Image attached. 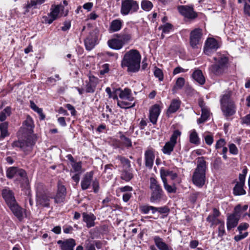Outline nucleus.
Here are the masks:
<instances>
[{
  "label": "nucleus",
  "instance_id": "1",
  "mask_svg": "<svg viewBox=\"0 0 250 250\" xmlns=\"http://www.w3.org/2000/svg\"><path fill=\"white\" fill-rule=\"evenodd\" d=\"M141 58L138 50L131 49L124 54L121 61V66L123 68H126L128 72L136 73L140 68Z\"/></svg>",
  "mask_w": 250,
  "mask_h": 250
},
{
  "label": "nucleus",
  "instance_id": "2",
  "mask_svg": "<svg viewBox=\"0 0 250 250\" xmlns=\"http://www.w3.org/2000/svg\"><path fill=\"white\" fill-rule=\"evenodd\" d=\"M197 163V167L192 176V181L196 186L202 187L205 183L207 164L203 157L198 158Z\"/></svg>",
  "mask_w": 250,
  "mask_h": 250
},
{
  "label": "nucleus",
  "instance_id": "3",
  "mask_svg": "<svg viewBox=\"0 0 250 250\" xmlns=\"http://www.w3.org/2000/svg\"><path fill=\"white\" fill-rule=\"evenodd\" d=\"M221 109L223 115L227 117L234 115L236 110V106L231 98V92H227L220 99Z\"/></svg>",
  "mask_w": 250,
  "mask_h": 250
},
{
  "label": "nucleus",
  "instance_id": "4",
  "mask_svg": "<svg viewBox=\"0 0 250 250\" xmlns=\"http://www.w3.org/2000/svg\"><path fill=\"white\" fill-rule=\"evenodd\" d=\"M131 38L132 36L130 33L123 32L114 35V38L109 40L107 43L109 48L119 50L122 49L125 44L128 43Z\"/></svg>",
  "mask_w": 250,
  "mask_h": 250
},
{
  "label": "nucleus",
  "instance_id": "5",
  "mask_svg": "<svg viewBox=\"0 0 250 250\" xmlns=\"http://www.w3.org/2000/svg\"><path fill=\"white\" fill-rule=\"evenodd\" d=\"M213 59L215 63L209 66V72L213 75L220 76L227 71L228 59L223 56L214 57Z\"/></svg>",
  "mask_w": 250,
  "mask_h": 250
},
{
  "label": "nucleus",
  "instance_id": "6",
  "mask_svg": "<svg viewBox=\"0 0 250 250\" xmlns=\"http://www.w3.org/2000/svg\"><path fill=\"white\" fill-rule=\"evenodd\" d=\"M36 187L37 203L43 207H48L50 199L52 198L50 193L42 183L37 184Z\"/></svg>",
  "mask_w": 250,
  "mask_h": 250
},
{
  "label": "nucleus",
  "instance_id": "7",
  "mask_svg": "<svg viewBox=\"0 0 250 250\" xmlns=\"http://www.w3.org/2000/svg\"><path fill=\"white\" fill-rule=\"evenodd\" d=\"M120 91L119 97L122 100H118L117 104L122 108H128L134 106L135 103H132L134 98L131 95V91L128 88H125L124 90L118 89L116 92Z\"/></svg>",
  "mask_w": 250,
  "mask_h": 250
},
{
  "label": "nucleus",
  "instance_id": "8",
  "mask_svg": "<svg viewBox=\"0 0 250 250\" xmlns=\"http://www.w3.org/2000/svg\"><path fill=\"white\" fill-rule=\"evenodd\" d=\"M149 189L151 191L150 201L151 202H159L164 194V191L156 179L151 177L149 179Z\"/></svg>",
  "mask_w": 250,
  "mask_h": 250
},
{
  "label": "nucleus",
  "instance_id": "9",
  "mask_svg": "<svg viewBox=\"0 0 250 250\" xmlns=\"http://www.w3.org/2000/svg\"><path fill=\"white\" fill-rule=\"evenodd\" d=\"M139 9V4L134 0H122L120 12L123 16L132 14Z\"/></svg>",
  "mask_w": 250,
  "mask_h": 250
},
{
  "label": "nucleus",
  "instance_id": "10",
  "mask_svg": "<svg viewBox=\"0 0 250 250\" xmlns=\"http://www.w3.org/2000/svg\"><path fill=\"white\" fill-rule=\"evenodd\" d=\"M247 172L248 169L245 167L243 168L242 173L239 174V181L236 182L233 188V194L235 195H244L246 193L245 190L244 189V186Z\"/></svg>",
  "mask_w": 250,
  "mask_h": 250
},
{
  "label": "nucleus",
  "instance_id": "11",
  "mask_svg": "<svg viewBox=\"0 0 250 250\" xmlns=\"http://www.w3.org/2000/svg\"><path fill=\"white\" fill-rule=\"evenodd\" d=\"M181 133L178 130H175L172 134L170 140L167 142L162 148L163 153L167 155H170L173 150L176 143L177 139L180 137Z\"/></svg>",
  "mask_w": 250,
  "mask_h": 250
},
{
  "label": "nucleus",
  "instance_id": "12",
  "mask_svg": "<svg viewBox=\"0 0 250 250\" xmlns=\"http://www.w3.org/2000/svg\"><path fill=\"white\" fill-rule=\"evenodd\" d=\"M177 9L180 14L187 19L194 20L198 16L197 13L194 11L192 6L180 5L177 7Z\"/></svg>",
  "mask_w": 250,
  "mask_h": 250
},
{
  "label": "nucleus",
  "instance_id": "13",
  "mask_svg": "<svg viewBox=\"0 0 250 250\" xmlns=\"http://www.w3.org/2000/svg\"><path fill=\"white\" fill-rule=\"evenodd\" d=\"M220 47L218 42L213 38H208L204 46V53L207 55H210Z\"/></svg>",
  "mask_w": 250,
  "mask_h": 250
},
{
  "label": "nucleus",
  "instance_id": "14",
  "mask_svg": "<svg viewBox=\"0 0 250 250\" xmlns=\"http://www.w3.org/2000/svg\"><path fill=\"white\" fill-rule=\"evenodd\" d=\"M202 36V30L200 28H196L190 34V44L193 48L197 47Z\"/></svg>",
  "mask_w": 250,
  "mask_h": 250
},
{
  "label": "nucleus",
  "instance_id": "15",
  "mask_svg": "<svg viewBox=\"0 0 250 250\" xmlns=\"http://www.w3.org/2000/svg\"><path fill=\"white\" fill-rule=\"evenodd\" d=\"M66 189L64 186L62 185L60 181L58 183V189L56 195L54 197L56 203H61L65 199Z\"/></svg>",
  "mask_w": 250,
  "mask_h": 250
},
{
  "label": "nucleus",
  "instance_id": "16",
  "mask_svg": "<svg viewBox=\"0 0 250 250\" xmlns=\"http://www.w3.org/2000/svg\"><path fill=\"white\" fill-rule=\"evenodd\" d=\"M198 103L199 105L201 108L202 114L200 118L198 120L197 122L198 124H202L206 122L210 116V112L202 100L200 99Z\"/></svg>",
  "mask_w": 250,
  "mask_h": 250
},
{
  "label": "nucleus",
  "instance_id": "17",
  "mask_svg": "<svg viewBox=\"0 0 250 250\" xmlns=\"http://www.w3.org/2000/svg\"><path fill=\"white\" fill-rule=\"evenodd\" d=\"M98 36L97 32L93 31L90 33L89 36L84 40V44L87 50H91L97 43Z\"/></svg>",
  "mask_w": 250,
  "mask_h": 250
},
{
  "label": "nucleus",
  "instance_id": "18",
  "mask_svg": "<svg viewBox=\"0 0 250 250\" xmlns=\"http://www.w3.org/2000/svg\"><path fill=\"white\" fill-rule=\"evenodd\" d=\"M35 142L30 138L25 141H17L14 143L15 146L20 147L24 152L30 151Z\"/></svg>",
  "mask_w": 250,
  "mask_h": 250
},
{
  "label": "nucleus",
  "instance_id": "19",
  "mask_svg": "<svg viewBox=\"0 0 250 250\" xmlns=\"http://www.w3.org/2000/svg\"><path fill=\"white\" fill-rule=\"evenodd\" d=\"M2 195L8 206L16 202L13 191L9 188H5L2 190Z\"/></svg>",
  "mask_w": 250,
  "mask_h": 250
},
{
  "label": "nucleus",
  "instance_id": "20",
  "mask_svg": "<svg viewBox=\"0 0 250 250\" xmlns=\"http://www.w3.org/2000/svg\"><path fill=\"white\" fill-rule=\"evenodd\" d=\"M240 218L237 216L233 212L230 214H229L227 216V228L228 231L230 230L231 229L235 228L238 224Z\"/></svg>",
  "mask_w": 250,
  "mask_h": 250
},
{
  "label": "nucleus",
  "instance_id": "21",
  "mask_svg": "<svg viewBox=\"0 0 250 250\" xmlns=\"http://www.w3.org/2000/svg\"><path fill=\"white\" fill-rule=\"evenodd\" d=\"M220 212L218 209L213 208L212 213L209 214L207 218V221L210 224V227L217 225L221 223V221L218 218L220 216Z\"/></svg>",
  "mask_w": 250,
  "mask_h": 250
},
{
  "label": "nucleus",
  "instance_id": "22",
  "mask_svg": "<svg viewBox=\"0 0 250 250\" xmlns=\"http://www.w3.org/2000/svg\"><path fill=\"white\" fill-rule=\"evenodd\" d=\"M155 159L154 151L152 149H148L145 152V166L149 169L152 168Z\"/></svg>",
  "mask_w": 250,
  "mask_h": 250
},
{
  "label": "nucleus",
  "instance_id": "23",
  "mask_svg": "<svg viewBox=\"0 0 250 250\" xmlns=\"http://www.w3.org/2000/svg\"><path fill=\"white\" fill-rule=\"evenodd\" d=\"M13 213L19 219H23L25 213V210L21 208L16 202L8 206Z\"/></svg>",
  "mask_w": 250,
  "mask_h": 250
},
{
  "label": "nucleus",
  "instance_id": "24",
  "mask_svg": "<svg viewBox=\"0 0 250 250\" xmlns=\"http://www.w3.org/2000/svg\"><path fill=\"white\" fill-rule=\"evenodd\" d=\"M161 109L158 104H154L149 110V120L153 124H156L160 114Z\"/></svg>",
  "mask_w": 250,
  "mask_h": 250
},
{
  "label": "nucleus",
  "instance_id": "25",
  "mask_svg": "<svg viewBox=\"0 0 250 250\" xmlns=\"http://www.w3.org/2000/svg\"><path fill=\"white\" fill-rule=\"evenodd\" d=\"M93 177L92 171L86 172L83 176L81 181V185L83 190H86L89 188Z\"/></svg>",
  "mask_w": 250,
  "mask_h": 250
},
{
  "label": "nucleus",
  "instance_id": "26",
  "mask_svg": "<svg viewBox=\"0 0 250 250\" xmlns=\"http://www.w3.org/2000/svg\"><path fill=\"white\" fill-rule=\"evenodd\" d=\"M63 9L64 7L61 4L52 5L48 16L51 17L54 21L60 17V12L63 11Z\"/></svg>",
  "mask_w": 250,
  "mask_h": 250
},
{
  "label": "nucleus",
  "instance_id": "27",
  "mask_svg": "<svg viewBox=\"0 0 250 250\" xmlns=\"http://www.w3.org/2000/svg\"><path fill=\"white\" fill-rule=\"evenodd\" d=\"M57 243L60 245L62 250H74L73 248L76 245L75 240L72 238L65 241L59 240Z\"/></svg>",
  "mask_w": 250,
  "mask_h": 250
},
{
  "label": "nucleus",
  "instance_id": "28",
  "mask_svg": "<svg viewBox=\"0 0 250 250\" xmlns=\"http://www.w3.org/2000/svg\"><path fill=\"white\" fill-rule=\"evenodd\" d=\"M153 240L156 246L159 250H173L170 246L166 244L163 239L158 236H154Z\"/></svg>",
  "mask_w": 250,
  "mask_h": 250
},
{
  "label": "nucleus",
  "instance_id": "29",
  "mask_svg": "<svg viewBox=\"0 0 250 250\" xmlns=\"http://www.w3.org/2000/svg\"><path fill=\"white\" fill-rule=\"evenodd\" d=\"M123 22L120 19L112 21L109 25V32L113 33L119 31L122 27Z\"/></svg>",
  "mask_w": 250,
  "mask_h": 250
},
{
  "label": "nucleus",
  "instance_id": "30",
  "mask_svg": "<svg viewBox=\"0 0 250 250\" xmlns=\"http://www.w3.org/2000/svg\"><path fill=\"white\" fill-rule=\"evenodd\" d=\"M83 220L86 223L87 228H91L93 227L95 225L94 221L96 219V217L93 214H87L83 213Z\"/></svg>",
  "mask_w": 250,
  "mask_h": 250
},
{
  "label": "nucleus",
  "instance_id": "31",
  "mask_svg": "<svg viewBox=\"0 0 250 250\" xmlns=\"http://www.w3.org/2000/svg\"><path fill=\"white\" fill-rule=\"evenodd\" d=\"M189 141L190 143L196 146L200 144V139L195 129H192L189 132Z\"/></svg>",
  "mask_w": 250,
  "mask_h": 250
},
{
  "label": "nucleus",
  "instance_id": "32",
  "mask_svg": "<svg viewBox=\"0 0 250 250\" xmlns=\"http://www.w3.org/2000/svg\"><path fill=\"white\" fill-rule=\"evenodd\" d=\"M181 101L178 99H173L167 109V113L171 114L175 112L180 107Z\"/></svg>",
  "mask_w": 250,
  "mask_h": 250
},
{
  "label": "nucleus",
  "instance_id": "33",
  "mask_svg": "<svg viewBox=\"0 0 250 250\" xmlns=\"http://www.w3.org/2000/svg\"><path fill=\"white\" fill-rule=\"evenodd\" d=\"M193 79L200 84H204L205 79L202 72L200 70H195L192 74Z\"/></svg>",
  "mask_w": 250,
  "mask_h": 250
},
{
  "label": "nucleus",
  "instance_id": "34",
  "mask_svg": "<svg viewBox=\"0 0 250 250\" xmlns=\"http://www.w3.org/2000/svg\"><path fill=\"white\" fill-rule=\"evenodd\" d=\"M164 188L169 193H174L176 192L177 188L176 187V183L173 182L172 185H169L167 181H162Z\"/></svg>",
  "mask_w": 250,
  "mask_h": 250
},
{
  "label": "nucleus",
  "instance_id": "35",
  "mask_svg": "<svg viewBox=\"0 0 250 250\" xmlns=\"http://www.w3.org/2000/svg\"><path fill=\"white\" fill-rule=\"evenodd\" d=\"M8 126V124L7 122L0 124V140H3L5 137L9 135Z\"/></svg>",
  "mask_w": 250,
  "mask_h": 250
},
{
  "label": "nucleus",
  "instance_id": "36",
  "mask_svg": "<svg viewBox=\"0 0 250 250\" xmlns=\"http://www.w3.org/2000/svg\"><path fill=\"white\" fill-rule=\"evenodd\" d=\"M23 126L24 128L26 129L29 133L33 132V128H34V123L32 119L28 116L26 120L23 123Z\"/></svg>",
  "mask_w": 250,
  "mask_h": 250
},
{
  "label": "nucleus",
  "instance_id": "37",
  "mask_svg": "<svg viewBox=\"0 0 250 250\" xmlns=\"http://www.w3.org/2000/svg\"><path fill=\"white\" fill-rule=\"evenodd\" d=\"M71 166L72 168L70 171V175L74 173H82L83 171L82 169V163L81 162H74V163H72Z\"/></svg>",
  "mask_w": 250,
  "mask_h": 250
},
{
  "label": "nucleus",
  "instance_id": "38",
  "mask_svg": "<svg viewBox=\"0 0 250 250\" xmlns=\"http://www.w3.org/2000/svg\"><path fill=\"white\" fill-rule=\"evenodd\" d=\"M11 114V109L9 106H7L0 113V121H4L7 117L10 116Z\"/></svg>",
  "mask_w": 250,
  "mask_h": 250
},
{
  "label": "nucleus",
  "instance_id": "39",
  "mask_svg": "<svg viewBox=\"0 0 250 250\" xmlns=\"http://www.w3.org/2000/svg\"><path fill=\"white\" fill-rule=\"evenodd\" d=\"M248 208V205H246L243 206H241V205H238L235 207L233 213L240 218L241 215L244 212L247 210Z\"/></svg>",
  "mask_w": 250,
  "mask_h": 250
},
{
  "label": "nucleus",
  "instance_id": "40",
  "mask_svg": "<svg viewBox=\"0 0 250 250\" xmlns=\"http://www.w3.org/2000/svg\"><path fill=\"white\" fill-rule=\"evenodd\" d=\"M30 107L35 112H37L40 116L41 120H44L45 119V115L43 113L42 109L39 108L33 102H30Z\"/></svg>",
  "mask_w": 250,
  "mask_h": 250
},
{
  "label": "nucleus",
  "instance_id": "41",
  "mask_svg": "<svg viewBox=\"0 0 250 250\" xmlns=\"http://www.w3.org/2000/svg\"><path fill=\"white\" fill-rule=\"evenodd\" d=\"M173 171L170 170L168 169L165 168L164 167L161 168L160 170V177L162 181L167 180V177L170 176L171 174Z\"/></svg>",
  "mask_w": 250,
  "mask_h": 250
},
{
  "label": "nucleus",
  "instance_id": "42",
  "mask_svg": "<svg viewBox=\"0 0 250 250\" xmlns=\"http://www.w3.org/2000/svg\"><path fill=\"white\" fill-rule=\"evenodd\" d=\"M18 168L16 167H10L6 170V176L9 179L16 177Z\"/></svg>",
  "mask_w": 250,
  "mask_h": 250
},
{
  "label": "nucleus",
  "instance_id": "43",
  "mask_svg": "<svg viewBox=\"0 0 250 250\" xmlns=\"http://www.w3.org/2000/svg\"><path fill=\"white\" fill-rule=\"evenodd\" d=\"M117 159L120 161L124 168H129L130 167V161L128 159L122 156H118Z\"/></svg>",
  "mask_w": 250,
  "mask_h": 250
},
{
  "label": "nucleus",
  "instance_id": "44",
  "mask_svg": "<svg viewBox=\"0 0 250 250\" xmlns=\"http://www.w3.org/2000/svg\"><path fill=\"white\" fill-rule=\"evenodd\" d=\"M120 139L121 143L124 146L127 148L132 146V142L129 138L122 134L120 136Z\"/></svg>",
  "mask_w": 250,
  "mask_h": 250
},
{
  "label": "nucleus",
  "instance_id": "45",
  "mask_svg": "<svg viewBox=\"0 0 250 250\" xmlns=\"http://www.w3.org/2000/svg\"><path fill=\"white\" fill-rule=\"evenodd\" d=\"M141 7L144 10L149 11L152 8L153 4L149 0H143L141 2Z\"/></svg>",
  "mask_w": 250,
  "mask_h": 250
},
{
  "label": "nucleus",
  "instance_id": "46",
  "mask_svg": "<svg viewBox=\"0 0 250 250\" xmlns=\"http://www.w3.org/2000/svg\"><path fill=\"white\" fill-rule=\"evenodd\" d=\"M16 178L19 180L25 181L27 180V175L25 170L18 168Z\"/></svg>",
  "mask_w": 250,
  "mask_h": 250
},
{
  "label": "nucleus",
  "instance_id": "47",
  "mask_svg": "<svg viewBox=\"0 0 250 250\" xmlns=\"http://www.w3.org/2000/svg\"><path fill=\"white\" fill-rule=\"evenodd\" d=\"M133 177V174L126 170H124L121 176V178L126 182L129 181Z\"/></svg>",
  "mask_w": 250,
  "mask_h": 250
},
{
  "label": "nucleus",
  "instance_id": "48",
  "mask_svg": "<svg viewBox=\"0 0 250 250\" xmlns=\"http://www.w3.org/2000/svg\"><path fill=\"white\" fill-rule=\"evenodd\" d=\"M185 84V79L180 77L177 79L175 85L174 86L173 91H176L177 89H181Z\"/></svg>",
  "mask_w": 250,
  "mask_h": 250
},
{
  "label": "nucleus",
  "instance_id": "49",
  "mask_svg": "<svg viewBox=\"0 0 250 250\" xmlns=\"http://www.w3.org/2000/svg\"><path fill=\"white\" fill-rule=\"evenodd\" d=\"M159 29L162 30V37H163L164 34H167L172 30V25L169 23H166L159 27Z\"/></svg>",
  "mask_w": 250,
  "mask_h": 250
},
{
  "label": "nucleus",
  "instance_id": "50",
  "mask_svg": "<svg viewBox=\"0 0 250 250\" xmlns=\"http://www.w3.org/2000/svg\"><path fill=\"white\" fill-rule=\"evenodd\" d=\"M24 8L26 9L25 11L26 12H28L29 9H30L31 8H37L35 2L34 0L27 1Z\"/></svg>",
  "mask_w": 250,
  "mask_h": 250
},
{
  "label": "nucleus",
  "instance_id": "51",
  "mask_svg": "<svg viewBox=\"0 0 250 250\" xmlns=\"http://www.w3.org/2000/svg\"><path fill=\"white\" fill-rule=\"evenodd\" d=\"M170 178L173 182H175L176 184H180L181 182V179L178 176V174L174 171L171 174Z\"/></svg>",
  "mask_w": 250,
  "mask_h": 250
},
{
  "label": "nucleus",
  "instance_id": "52",
  "mask_svg": "<svg viewBox=\"0 0 250 250\" xmlns=\"http://www.w3.org/2000/svg\"><path fill=\"white\" fill-rule=\"evenodd\" d=\"M225 234V225L223 221L219 224L218 227V236L222 237Z\"/></svg>",
  "mask_w": 250,
  "mask_h": 250
},
{
  "label": "nucleus",
  "instance_id": "53",
  "mask_svg": "<svg viewBox=\"0 0 250 250\" xmlns=\"http://www.w3.org/2000/svg\"><path fill=\"white\" fill-rule=\"evenodd\" d=\"M154 76L159 79V80L162 81L164 79V75L162 71L159 68H156L154 72Z\"/></svg>",
  "mask_w": 250,
  "mask_h": 250
},
{
  "label": "nucleus",
  "instance_id": "54",
  "mask_svg": "<svg viewBox=\"0 0 250 250\" xmlns=\"http://www.w3.org/2000/svg\"><path fill=\"white\" fill-rule=\"evenodd\" d=\"M248 235V232H246L244 233H242V232H240L239 234L235 236L234 239L236 242H238L241 240L247 237Z\"/></svg>",
  "mask_w": 250,
  "mask_h": 250
},
{
  "label": "nucleus",
  "instance_id": "55",
  "mask_svg": "<svg viewBox=\"0 0 250 250\" xmlns=\"http://www.w3.org/2000/svg\"><path fill=\"white\" fill-rule=\"evenodd\" d=\"M109 64L105 63L100 67V73L101 75H104L109 71Z\"/></svg>",
  "mask_w": 250,
  "mask_h": 250
},
{
  "label": "nucleus",
  "instance_id": "56",
  "mask_svg": "<svg viewBox=\"0 0 250 250\" xmlns=\"http://www.w3.org/2000/svg\"><path fill=\"white\" fill-rule=\"evenodd\" d=\"M229 150L230 153L233 155H236L238 153V150L234 144H231L229 145Z\"/></svg>",
  "mask_w": 250,
  "mask_h": 250
},
{
  "label": "nucleus",
  "instance_id": "57",
  "mask_svg": "<svg viewBox=\"0 0 250 250\" xmlns=\"http://www.w3.org/2000/svg\"><path fill=\"white\" fill-rule=\"evenodd\" d=\"M150 206L148 205H142L140 207L141 212L144 214H147L150 210Z\"/></svg>",
  "mask_w": 250,
  "mask_h": 250
},
{
  "label": "nucleus",
  "instance_id": "58",
  "mask_svg": "<svg viewBox=\"0 0 250 250\" xmlns=\"http://www.w3.org/2000/svg\"><path fill=\"white\" fill-rule=\"evenodd\" d=\"M54 20H52V18L51 17H49L48 15L43 16L42 17V22L45 23H48L49 24H51L53 22Z\"/></svg>",
  "mask_w": 250,
  "mask_h": 250
},
{
  "label": "nucleus",
  "instance_id": "59",
  "mask_svg": "<svg viewBox=\"0 0 250 250\" xmlns=\"http://www.w3.org/2000/svg\"><path fill=\"white\" fill-rule=\"evenodd\" d=\"M225 145V140L224 139H220L216 142L215 148L216 149L220 148L221 147H224Z\"/></svg>",
  "mask_w": 250,
  "mask_h": 250
},
{
  "label": "nucleus",
  "instance_id": "60",
  "mask_svg": "<svg viewBox=\"0 0 250 250\" xmlns=\"http://www.w3.org/2000/svg\"><path fill=\"white\" fill-rule=\"evenodd\" d=\"M95 87L89 83L86 85L85 91L87 93H93L95 91Z\"/></svg>",
  "mask_w": 250,
  "mask_h": 250
},
{
  "label": "nucleus",
  "instance_id": "61",
  "mask_svg": "<svg viewBox=\"0 0 250 250\" xmlns=\"http://www.w3.org/2000/svg\"><path fill=\"white\" fill-rule=\"evenodd\" d=\"M249 227V225L248 223H242L238 227L237 229L239 232H241L242 230H246Z\"/></svg>",
  "mask_w": 250,
  "mask_h": 250
},
{
  "label": "nucleus",
  "instance_id": "62",
  "mask_svg": "<svg viewBox=\"0 0 250 250\" xmlns=\"http://www.w3.org/2000/svg\"><path fill=\"white\" fill-rule=\"evenodd\" d=\"M92 187L94 192L95 193L98 192L99 188V184L96 179H95L92 181Z\"/></svg>",
  "mask_w": 250,
  "mask_h": 250
},
{
  "label": "nucleus",
  "instance_id": "63",
  "mask_svg": "<svg viewBox=\"0 0 250 250\" xmlns=\"http://www.w3.org/2000/svg\"><path fill=\"white\" fill-rule=\"evenodd\" d=\"M89 82L88 83L93 85L96 87L97 83H98V79L94 76L89 77Z\"/></svg>",
  "mask_w": 250,
  "mask_h": 250
},
{
  "label": "nucleus",
  "instance_id": "64",
  "mask_svg": "<svg viewBox=\"0 0 250 250\" xmlns=\"http://www.w3.org/2000/svg\"><path fill=\"white\" fill-rule=\"evenodd\" d=\"M205 141L207 145H211L213 142V139L212 136L208 135L205 137Z\"/></svg>",
  "mask_w": 250,
  "mask_h": 250
}]
</instances>
